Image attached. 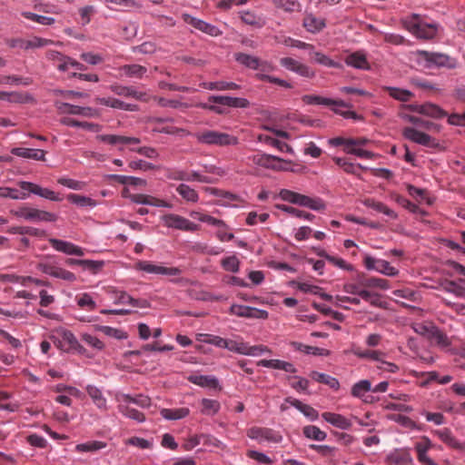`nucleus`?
<instances>
[{"instance_id": "obj_1", "label": "nucleus", "mask_w": 465, "mask_h": 465, "mask_svg": "<svg viewBox=\"0 0 465 465\" xmlns=\"http://www.w3.org/2000/svg\"><path fill=\"white\" fill-rule=\"evenodd\" d=\"M234 56L235 60L245 67L254 70H261L262 73H257L255 74L258 79L268 84H278L282 87H292L291 84L285 80L266 74L272 70V66L267 62L261 61L256 56L243 53H237L234 54Z\"/></svg>"}, {"instance_id": "obj_2", "label": "nucleus", "mask_w": 465, "mask_h": 465, "mask_svg": "<svg viewBox=\"0 0 465 465\" xmlns=\"http://www.w3.org/2000/svg\"><path fill=\"white\" fill-rule=\"evenodd\" d=\"M302 101L307 104H322L330 106L335 114H340L346 119L362 120V116L357 114L355 112L343 110L345 108H351V104L341 99H331L320 95H303Z\"/></svg>"}, {"instance_id": "obj_3", "label": "nucleus", "mask_w": 465, "mask_h": 465, "mask_svg": "<svg viewBox=\"0 0 465 465\" xmlns=\"http://www.w3.org/2000/svg\"><path fill=\"white\" fill-rule=\"evenodd\" d=\"M208 102L213 103V104L205 103L202 104V107L220 114H225L227 107L247 108L250 104V102L245 98L230 95H211L208 97Z\"/></svg>"}, {"instance_id": "obj_4", "label": "nucleus", "mask_w": 465, "mask_h": 465, "mask_svg": "<svg viewBox=\"0 0 465 465\" xmlns=\"http://www.w3.org/2000/svg\"><path fill=\"white\" fill-rule=\"evenodd\" d=\"M199 143L209 145H236L239 143V139L236 136L217 131H206L197 135Z\"/></svg>"}, {"instance_id": "obj_5", "label": "nucleus", "mask_w": 465, "mask_h": 465, "mask_svg": "<svg viewBox=\"0 0 465 465\" xmlns=\"http://www.w3.org/2000/svg\"><path fill=\"white\" fill-rule=\"evenodd\" d=\"M406 26L410 32L422 39L433 38L438 30L437 24L420 21L419 15H413V21L409 22Z\"/></svg>"}, {"instance_id": "obj_6", "label": "nucleus", "mask_w": 465, "mask_h": 465, "mask_svg": "<svg viewBox=\"0 0 465 465\" xmlns=\"http://www.w3.org/2000/svg\"><path fill=\"white\" fill-rule=\"evenodd\" d=\"M11 213L15 216L27 221L55 222L57 220L56 214L35 208L21 207L19 210L11 211Z\"/></svg>"}, {"instance_id": "obj_7", "label": "nucleus", "mask_w": 465, "mask_h": 465, "mask_svg": "<svg viewBox=\"0 0 465 465\" xmlns=\"http://www.w3.org/2000/svg\"><path fill=\"white\" fill-rule=\"evenodd\" d=\"M17 184L22 190L27 191L28 193L36 194L45 199H47V200H50L53 202H61L63 200V198L55 192H54L48 188H43L36 183H34L31 182H26V181H19L17 183Z\"/></svg>"}, {"instance_id": "obj_8", "label": "nucleus", "mask_w": 465, "mask_h": 465, "mask_svg": "<svg viewBox=\"0 0 465 465\" xmlns=\"http://www.w3.org/2000/svg\"><path fill=\"white\" fill-rule=\"evenodd\" d=\"M162 220L169 228H174L187 232H194L198 229V224L178 214H165L162 217Z\"/></svg>"}, {"instance_id": "obj_9", "label": "nucleus", "mask_w": 465, "mask_h": 465, "mask_svg": "<svg viewBox=\"0 0 465 465\" xmlns=\"http://www.w3.org/2000/svg\"><path fill=\"white\" fill-rule=\"evenodd\" d=\"M231 314L238 317H243L248 319H262L266 320L269 313L265 310L257 309L251 306H244L240 304H232L229 310Z\"/></svg>"}, {"instance_id": "obj_10", "label": "nucleus", "mask_w": 465, "mask_h": 465, "mask_svg": "<svg viewBox=\"0 0 465 465\" xmlns=\"http://www.w3.org/2000/svg\"><path fill=\"white\" fill-rule=\"evenodd\" d=\"M364 265L367 270L377 271L388 276H395L398 274V270L391 266L389 262L381 259H375L370 255H367L364 258Z\"/></svg>"}, {"instance_id": "obj_11", "label": "nucleus", "mask_w": 465, "mask_h": 465, "mask_svg": "<svg viewBox=\"0 0 465 465\" xmlns=\"http://www.w3.org/2000/svg\"><path fill=\"white\" fill-rule=\"evenodd\" d=\"M403 135L406 139L427 147L435 148L439 145L436 140L430 135L420 132L412 127L404 128Z\"/></svg>"}, {"instance_id": "obj_12", "label": "nucleus", "mask_w": 465, "mask_h": 465, "mask_svg": "<svg viewBox=\"0 0 465 465\" xmlns=\"http://www.w3.org/2000/svg\"><path fill=\"white\" fill-rule=\"evenodd\" d=\"M135 268L137 270L154 274L176 276L182 273V271L177 267H164L161 265L153 264L144 261H139L135 264Z\"/></svg>"}, {"instance_id": "obj_13", "label": "nucleus", "mask_w": 465, "mask_h": 465, "mask_svg": "<svg viewBox=\"0 0 465 465\" xmlns=\"http://www.w3.org/2000/svg\"><path fill=\"white\" fill-rule=\"evenodd\" d=\"M280 64L292 72L297 73L298 74L304 77H312L313 76V71L307 65L301 64L297 60L291 57H282L280 59Z\"/></svg>"}, {"instance_id": "obj_14", "label": "nucleus", "mask_w": 465, "mask_h": 465, "mask_svg": "<svg viewBox=\"0 0 465 465\" xmlns=\"http://www.w3.org/2000/svg\"><path fill=\"white\" fill-rule=\"evenodd\" d=\"M49 242L51 246L58 252H64L68 255L83 256L84 251L81 247L66 241L50 238Z\"/></svg>"}, {"instance_id": "obj_15", "label": "nucleus", "mask_w": 465, "mask_h": 465, "mask_svg": "<svg viewBox=\"0 0 465 465\" xmlns=\"http://www.w3.org/2000/svg\"><path fill=\"white\" fill-rule=\"evenodd\" d=\"M0 100L6 101L9 103H18V104H33L35 103V98L32 94L27 92L23 91H0Z\"/></svg>"}, {"instance_id": "obj_16", "label": "nucleus", "mask_w": 465, "mask_h": 465, "mask_svg": "<svg viewBox=\"0 0 465 465\" xmlns=\"http://www.w3.org/2000/svg\"><path fill=\"white\" fill-rule=\"evenodd\" d=\"M420 54L426 60L428 67H431L433 65L438 67H452L454 65L452 60L447 54L430 53L427 51H422Z\"/></svg>"}, {"instance_id": "obj_17", "label": "nucleus", "mask_w": 465, "mask_h": 465, "mask_svg": "<svg viewBox=\"0 0 465 465\" xmlns=\"http://www.w3.org/2000/svg\"><path fill=\"white\" fill-rule=\"evenodd\" d=\"M184 21L187 24L193 25L194 28L212 36H217L222 34V32L219 30L217 26L208 24L195 17H193L189 15H184Z\"/></svg>"}, {"instance_id": "obj_18", "label": "nucleus", "mask_w": 465, "mask_h": 465, "mask_svg": "<svg viewBox=\"0 0 465 465\" xmlns=\"http://www.w3.org/2000/svg\"><path fill=\"white\" fill-rule=\"evenodd\" d=\"M355 281L364 288H379L381 290L389 289V282L381 278H367L363 272H358L355 276Z\"/></svg>"}, {"instance_id": "obj_19", "label": "nucleus", "mask_w": 465, "mask_h": 465, "mask_svg": "<svg viewBox=\"0 0 465 465\" xmlns=\"http://www.w3.org/2000/svg\"><path fill=\"white\" fill-rule=\"evenodd\" d=\"M11 153L26 159H34L36 161H45V152L41 149H31L24 147L12 148Z\"/></svg>"}, {"instance_id": "obj_20", "label": "nucleus", "mask_w": 465, "mask_h": 465, "mask_svg": "<svg viewBox=\"0 0 465 465\" xmlns=\"http://www.w3.org/2000/svg\"><path fill=\"white\" fill-rule=\"evenodd\" d=\"M322 417L326 422L341 430H348L352 425L351 420L342 416L341 414L333 412H323L322 414Z\"/></svg>"}, {"instance_id": "obj_21", "label": "nucleus", "mask_w": 465, "mask_h": 465, "mask_svg": "<svg viewBox=\"0 0 465 465\" xmlns=\"http://www.w3.org/2000/svg\"><path fill=\"white\" fill-rule=\"evenodd\" d=\"M130 199L132 202L139 204L151 205L156 207L172 208V204L149 195L145 194H131Z\"/></svg>"}, {"instance_id": "obj_22", "label": "nucleus", "mask_w": 465, "mask_h": 465, "mask_svg": "<svg viewBox=\"0 0 465 465\" xmlns=\"http://www.w3.org/2000/svg\"><path fill=\"white\" fill-rule=\"evenodd\" d=\"M248 436L251 439H263L273 442H278L281 440L279 435H276L272 430L267 428L252 427L248 430Z\"/></svg>"}, {"instance_id": "obj_23", "label": "nucleus", "mask_w": 465, "mask_h": 465, "mask_svg": "<svg viewBox=\"0 0 465 465\" xmlns=\"http://www.w3.org/2000/svg\"><path fill=\"white\" fill-rule=\"evenodd\" d=\"M58 108L61 110L64 108V112L70 114L83 115L86 117H94L97 115V111L92 107L79 106L69 103H63L58 106Z\"/></svg>"}, {"instance_id": "obj_24", "label": "nucleus", "mask_w": 465, "mask_h": 465, "mask_svg": "<svg viewBox=\"0 0 465 465\" xmlns=\"http://www.w3.org/2000/svg\"><path fill=\"white\" fill-rule=\"evenodd\" d=\"M187 380L203 388L216 389L219 387V381L216 377L212 375H197L192 374L188 376Z\"/></svg>"}, {"instance_id": "obj_25", "label": "nucleus", "mask_w": 465, "mask_h": 465, "mask_svg": "<svg viewBox=\"0 0 465 465\" xmlns=\"http://www.w3.org/2000/svg\"><path fill=\"white\" fill-rule=\"evenodd\" d=\"M252 161L255 164L260 165L262 167L267 168V169H273V170H283L284 168L276 165L273 163L274 162H282V160L277 156L272 155V154H257L254 155L252 158Z\"/></svg>"}, {"instance_id": "obj_26", "label": "nucleus", "mask_w": 465, "mask_h": 465, "mask_svg": "<svg viewBox=\"0 0 465 465\" xmlns=\"http://www.w3.org/2000/svg\"><path fill=\"white\" fill-rule=\"evenodd\" d=\"M96 101L101 104H104V105H107V106H110L113 108H116V109H122V110H125V111L136 110L135 104L129 103L127 101H123V100L117 99V98L103 97V98H96Z\"/></svg>"}, {"instance_id": "obj_27", "label": "nucleus", "mask_w": 465, "mask_h": 465, "mask_svg": "<svg viewBox=\"0 0 465 465\" xmlns=\"http://www.w3.org/2000/svg\"><path fill=\"white\" fill-rule=\"evenodd\" d=\"M435 434L450 447L461 451L465 450V444L460 442L456 438H454L450 429L445 428L440 430H436Z\"/></svg>"}, {"instance_id": "obj_28", "label": "nucleus", "mask_w": 465, "mask_h": 465, "mask_svg": "<svg viewBox=\"0 0 465 465\" xmlns=\"http://www.w3.org/2000/svg\"><path fill=\"white\" fill-rule=\"evenodd\" d=\"M346 64L352 66L357 69H368L369 63L366 55L361 52H355L350 54L345 58Z\"/></svg>"}, {"instance_id": "obj_29", "label": "nucleus", "mask_w": 465, "mask_h": 465, "mask_svg": "<svg viewBox=\"0 0 465 465\" xmlns=\"http://www.w3.org/2000/svg\"><path fill=\"white\" fill-rule=\"evenodd\" d=\"M297 205L310 208L314 211L325 209V203L321 198H312L310 196L299 193Z\"/></svg>"}, {"instance_id": "obj_30", "label": "nucleus", "mask_w": 465, "mask_h": 465, "mask_svg": "<svg viewBox=\"0 0 465 465\" xmlns=\"http://www.w3.org/2000/svg\"><path fill=\"white\" fill-rule=\"evenodd\" d=\"M291 346L299 351H302L306 354L317 355V356H327L330 351L323 348H319L315 346L305 345L302 342L292 341Z\"/></svg>"}, {"instance_id": "obj_31", "label": "nucleus", "mask_w": 465, "mask_h": 465, "mask_svg": "<svg viewBox=\"0 0 465 465\" xmlns=\"http://www.w3.org/2000/svg\"><path fill=\"white\" fill-rule=\"evenodd\" d=\"M310 377L312 380L316 381L317 382L326 384L330 388H331L335 391L339 390V388H340L339 381L336 378L330 376L328 374L322 373V372H319L316 371H312L310 373Z\"/></svg>"}, {"instance_id": "obj_32", "label": "nucleus", "mask_w": 465, "mask_h": 465, "mask_svg": "<svg viewBox=\"0 0 465 465\" xmlns=\"http://www.w3.org/2000/svg\"><path fill=\"white\" fill-rule=\"evenodd\" d=\"M363 204L366 207L371 208L378 213H384L385 215L389 216L391 219L397 218V213L393 210L390 209L384 203L375 201L374 199H371V198L365 199L363 201Z\"/></svg>"}, {"instance_id": "obj_33", "label": "nucleus", "mask_w": 465, "mask_h": 465, "mask_svg": "<svg viewBox=\"0 0 465 465\" xmlns=\"http://www.w3.org/2000/svg\"><path fill=\"white\" fill-rule=\"evenodd\" d=\"M421 114L430 116L434 119H440L448 115L439 105L432 103H425L422 104Z\"/></svg>"}, {"instance_id": "obj_34", "label": "nucleus", "mask_w": 465, "mask_h": 465, "mask_svg": "<svg viewBox=\"0 0 465 465\" xmlns=\"http://www.w3.org/2000/svg\"><path fill=\"white\" fill-rule=\"evenodd\" d=\"M117 94L124 96L125 99H135L138 101L147 102L149 100L148 94L143 90L138 89H118Z\"/></svg>"}, {"instance_id": "obj_35", "label": "nucleus", "mask_w": 465, "mask_h": 465, "mask_svg": "<svg viewBox=\"0 0 465 465\" xmlns=\"http://www.w3.org/2000/svg\"><path fill=\"white\" fill-rule=\"evenodd\" d=\"M86 391L88 395L93 400L94 403L97 406V408L105 410L106 409V400L103 396L101 390L94 385H88L86 387Z\"/></svg>"}, {"instance_id": "obj_36", "label": "nucleus", "mask_w": 465, "mask_h": 465, "mask_svg": "<svg viewBox=\"0 0 465 465\" xmlns=\"http://www.w3.org/2000/svg\"><path fill=\"white\" fill-rule=\"evenodd\" d=\"M67 200L79 207H95L97 205L96 201L94 199L76 193H70L67 195Z\"/></svg>"}, {"instance_id": "obj_37", "label": "nucleus", "mask_w": 465, "mask_h": 465, "mask_svg": "<svg viewBox=\"0 0 465 465\" xmlns=\"http://www.w3.org/2000/svg\"><path fill=\"white\" fill-rule=\"evenodd\" d=\"M189 414L187 408L179 409H162L161 415L163 418L168 420H176L185 418Z\"/></svg>"}, {"instance_id": "obj_38", "label": "nucleus", "mask_w": 465, "mask_h": 465, "mask_svg": "<svg viewBox=\"0 0 465 465\" xmlns=\"http://www.w3.org/2000/svg\"><path fill=\"white\" fill-rule=\"evenodd\" d=\"M122 399H123V401L127 404L133 403L141 408H147L151 405V399L143 394H139L136 396H132L130 394H123Z\"/></svg>"}, {"instance_id": "obj_39", "label": "nucleus", "mask_w": 465, "mask_h": 465, "mask_svg": "<svg viewBox=\"0 0 465 465\" xmlns=\"http://www.w3.org/2000/svg\"><path fill=\"white\" fill-rule=\"evenodd\" d=\"M258 139L271 146L276 147L281 152L292 153V148L288 143L281 142L271 136L260 134Z\"/></svg>"}, {"instance_id": "obj_40", "label": "nucleus", "mask_w": 465, "mask_h": 465, "mask_svg": "<svg viewBox=\"0 0 465 465\" xmlns=\"http://www.w3.org/2000/svg\"><path fill=\"white\" fill-rule=\"evenodd\" d=\"M404 119H406L410 123H411L419 127L424 128L426 130H429V131L436 130L438 132L440 131V125L433 122L426 121V120H423L422 118H420V117H417L414 115H410V114H406L404 116Z\"/></svg>"}, {"instance_id": "obj_41", "label": "nucleus", "mask_w": 465, "mask_h": 465, "mask_svg": "<svg viewBox=\"0 0 465 465\" xmlns=\"http://www.w3.org/2000/svg\"><path fill=\"white\" fill-rule=\"evenodd\" d=\"M201 412L203 415L213 416L215 415L221 408L220 402L215 400L203 399Z\"/></svg>"}, {"instance_id": "obj_42", "label": "nucleus", "mask_w": 465, "mask_h": 465, "mask_svg": "<svg viewBox=\"0 0 465 465\" xmlns=\"http://www.w3.org/2000/svg\"><path fill=\"white\" fill-rule=\"evenodd\" d=\"M303 435L310 439L314 440H324L327 437L326 432L322 430L320 428L314 425H308L305 426L302 430Z\"/></svg>"}, {"instance_id": "obj_43", "label": "nucleus", "mask_w": 465, "mask_h": 465, "mask_svg": "<svg viewBox=\"0 0 465 465\" xmlns=\"http://www.w3.org/2000/svg\"><path fill=\"white\" fill-rule=\"evenodd\" d=\"M176 191L187 202L196 203L199 199L197 192L185 183H181Z\"/></svg>"}, {"instance_id": "obj_44", "label": "nucleus", "mask_w": 465, "mask_h": 465, "mask_svg": "<svg viewBox=\"0 0 465 465\" xmlns=\"http://www.w3.org/2000/svg\"><path fill=\"white\" fill-rule=\"evenodd\" d=\"M119 411L125 417L130 418L138 422H143L145 420V417L143 412H141L134 408H131L128 405H124V404L119 405Z\"/></svg>"}, {"instance_id": "obj_45", "label": "nucleus", "mask_w": 465, "mask_h": 465, "mask_svg": "<svg viewBox=\"0 0 465 465\" xmlns=\"http://www.w3.org/2000/svg\"><path fill=\"white\" fill-rule=\"evenodd\" d=\"M106 447V443L100 440H93L77 444L75 450L79 452H94Z\"/></svg>"}, {"instance_id": "obj_46", "label": "nucleus", "mask_w": 465, "mask_h": 465, "mask_svg": "<svg viewBox=\"0 0 465 465\" xmlns=\"http://www.w3.org/2000/svg\"><path fill=\"white\" fill-rule=\"evenodd\" d=\"M303 25L309 32L314 33L321 31L325 26V24L322 19L307 15L303 20Z\"/></svg>"}, {"instance_id": "obj_47", "label": "nucleus", "mask_w": 465, "mask_h": 465, "mask_svg": "<svg viewBox=\"0 0 465 465\" xmlns=\"http://www.w3.org/2000/svg\"><path fill=\"white\" fill-rule=\"evenodd\" d=\"M371 391V383L369 380H361L356 382L351 388V395L356 398H362L365 392Z\"/></svg>"}, {"instance_id": "obj_48", "label": "nucleus", "mask_w": 465, "mask_h": 465, "mask_svg": "<svg viewBox=\"0 0 465 465\" xmlns=\"http://www.w3.org/2000/svg\"><path fill=\"white\" fill-rule=\"evenodd\" d=\"M95 330L102 331L105 335L109 337H114L117 340H124L128 337L127 332L124 331L120 329H115L110 326L97 325L95 326Z\"/></svg>"}, {"instance_id": "obj_49", "label": "nucleus", "mask_w": 465, "mask_h": 465, "mask_svg": "<svg viewBox=\"0 0 465 465\" xmlns=\"http://www.w3.org/2000/svg\"><path fill=\"white\" fill-rule=\"evenodd\" d=\"M31 78L29 77H18V76H9L3 75L0 76V84L4 85H29L31 84Z\"/></svg>"}, {"instance_id": "obj_50", "label": "nucleus", "mask_w": 465, "mask_h": 465, "mask_svg": "<svg viewBox=\"0 0 465 465\" xmlns=\"http://www.w3.org/2000/svg\"><path fill=\"white\" fill-rule=\"evenodd\" d=\"M61 123L66 126L71 127H81L86 130L94 131L97 127V124L88 123V122H80L75 119L70 117H64L61 120Z\"/></svg>"}, {"instance_id": "obj_51", "label": "nucleus", "mask_w": 465, "mask_h": 465, "mask_svg": "<svg viewBox=\"0 0 465 465\" xmlns=\"http://www.w3.org/2000/svg\"><path fill=\"white\" fill-rule=\"evenodd\" d=\"M221 264L225 271L231 272H237L240 269V261L235 255L223 258Z\"/></svg>"}, {"instance_id": "obj_52", "label": "nucleus", "mask_w": 465, "mask_h": 465, "mask_svg": "<svg viewBox=\"0 0 465 465\" xmlns=\"http://www.w3.org/2000/svg\"><path fill=\"white\" fill-rule=\"evenodd\" d=\"M52 41L41 37H34L31 40H25V42H21V48L23 49H30V48H38L45 46L49 44H51Z\"/></svg>"}, {"instance_id": "obj_53", "label": "nucleus", "mask_w": 465, "mask_h": 465, "mask_svg": "<svg viewBox=\"0 0 465 465\" xmlns=\"http://www.w3.org/2000/svg\"><path fill=\"white\" fill-rule=\"evenodd\" d=\"M334 161L337 165H339L341 168L344 170V172L348 173L355 174L357 168L366 169V167L362 166L361 164H358L357 166H355L354 163L348 162L345 158L335 157Z\"/></svg>"}, {"instance_id": "obj_54", "label": "nucleus", "mask_w": 465, "mask_h": 465, "mask_svg": "<svg viewBox=\"0 0 465 465\" xmlns=\"http://www.w3.org/2000/svg\"><path fill=\"white\" fill-rule=\"evenodd\" d=\"M443 289L446 292H448L450 293H453V294H455L458 297L465 298V288L460 286V285H459L454 281H448V280L445 281Z\"/></svg>"}, {"instance_id": "obj_55", "label": "nucleus", "mask_w": 465, "mask_h": 465, "mask_svg": "<svg viewBox=\"0 0 465 465\" xmlns=\"http://www.w3.org/2000/svg\"><path fill=\"white\" fill-rule=\"evenodd\" d=\"M352 352L354 355H356L357 357H359L361 359L370 358L376 361H380L381 359V356L383 355V353L379 351H371V350L361 351L360 349H354L352 351Z\"/></svg>"}, {"instance_id": "obj_56", "label": "nucleus", "mask_w": 465, "mask_h": 465, "mask_svg": "<svg viewBox=\"0 0 465 465\" xmlns=\"http://www.w3.org/2000/svg\"><path fill=\"white\" fill-rule=\"evenodd\" d=\"M279 208L282 211L286 212V213H290L291 215H293L298 218H303L306 220H312V218H314L313 214L304 212V211H302V210H299V209H296L292 206L281 205V206H279Z\"/></svg>"}, {"instance_id": "obj_57", "label": "nucleus", "mask_w": 465, "mask_h": 465, "mask_svg": "<svg viewBox=\"0 0 465 465\" xmlns=\"http://www.w3.org/2000/svg\"><path fill=\"white\" fill-rule=\"evenodd\" d=\"M70 66L74 67L75 69L80 70V71H83L85 69V66L83 64L74 60L71 57L64 55V58L62 60L61 64L58 65V68L61 71H66Z\"/></svg>"}, {"instance_id": "obj_58", "label": "nucleus", "mask_w": 465, "mask_h": 465, "mask_svg": "<svg viewBox=\"0 0 465 465\" xmlns=\"http://www.w3.org/2000/svg\"><path fill=\"white\" fill-rule=\"evenodd\" d=\"M24 16L41 25H50L54 23V18L53 17L36 15L31 12L24 13Z\"/></svg>"}, {"instance_id": "obj_59", "label": "nucleus", "mask_w": 465, "mask_h": 465, "mask_svg": "<svg viewBox=\"0 0 465 465\" xmlns=\"http://www.w3.org/2000/svg\"><path fill=\"white\" fill-rule=\"evenodd\" d=\"M77 305L81 308H87L90 311H93L96 308V302L94 301L92 296L89 293H83L77 299Z\"/></svg>"}, {"instance_id": "obj_60", "label": "nucleus", "mask_w": 465, "mask_h": 465, "mask_svg": "<svg viewBox=\"0 0 465 465\" xmlns=\"http://www.w3.org/2000/svg\"><path fill=\"white\" fill-rule=\"evenodd\" d=\"M97 140L111 144H123L124 135H117V134H100L97 135Z\"/></svg>"}, {"instance_id": "obj_61", "label": "nucleus", "mask_w": 465, "mask_h": 465, "mask_svg": "<svg viewBox=\"0 0 465 465\" xmlns=\"http://www.w3.org/2000/svg\"><path fill=\"white\" fill-rule=\"evenodd\" d=\"M104 265V261L84 260L82 268L84 270L90 271L93 273H96L103 268Z\"/></svg>"}, {"instance_id": "obj_62", "label": "nucleus", "mask_w": 465, "mask_h": 465, "mask_svg": "<svg viewBox=\"0 0 465 465\" xmlns=\"http://www.w3.org/2000/svg\"><path fill=\"white\" fill-rule=\"evenodd\" d=\"M390 95L397 100L408 101L411 96L412 93L409 89H388Z\"/></svg>"}, {"instance_id": "obj_63", "label": "nucleus", "mask_w": 465, "mask_h": 465, "mask_svg": "<svg viewBox=\"0 0 465 465\" xmlns=\"http://www.w3.org/2000/svg\"><path fill=\"white\" fill-rule=\"evenodd\" d=\"M436 326H434L433 324H423V323H419L417 324L415 327H414V331L418 333V334H420L422 336H425L429 339L431 338V335H432V332L434 331Z\"/></svg>"}, {"instance_id": "obj_64", "label": "nucleus", "mask_w": 465, "mask_h": 465, "mask_svg": "<svg viewBox=\"0 0 465 465\" xmlns=\"http://www.w3.org/2000/svg\"><path fill=\"white\" fill-rule=\"evenodd\" d=\"M395 201L400 204L401 205L402 207H404L405 209L409 210L411 213H418V211H420V207L417 206L416 204L412 203L411 202H410L407 198H405L404 196H401V195H396L395 197Z\"/></svg>"}]
</instances>
